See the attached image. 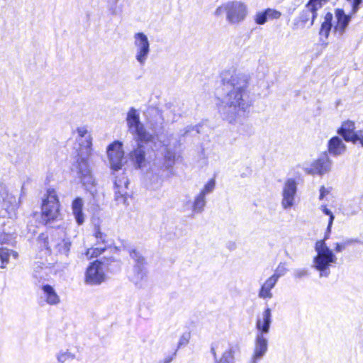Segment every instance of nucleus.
<instances>
[{"label": "nucleus", "mask_w": 363, "mask_h": 363, "mask_svg": "<svg viewBox=\"0 0 363 363\" xmlns=\"http://www.w3.org/2000/svg\"><path fill=\"white\" fill-rule=\"evenodd\" d=\"M226 20L232 24L238 23L245 20L247 14V9L240 1H229L226 3Z\"/></svg>", "instance_id": "ddd939ff"}, {"label": "nucleus", "mask_w": 363, "mask_h": 363, "mask_svg": "<svg viewBox=\"0 0 363 363\" xmlns=\"http://www.w3.org/2000/svg\"><path fill=\"white\" fill-rule=\"evenodd\" d=\"M322 211L325 215L329 216V220H330V224L333 223L335 216L333 215V212L329 208H328L326 206H322Z\"/></svg>", "instance_id": "37998d69"}, {"label": "nucleus", "mask_w": 363, "mask_h": 363, "mask_svg": "<svg viewBox=\"0 0 363 363\" xmlns=\"http://www.w3.org/2000/svg\"><path fill=\"white\" fill-rule=\"evenodd\" d=\"M329 152L334 156L342 155L346 151V145L339 136H333L328 143Z\"/></svg>", "instance_id": "5701e85b"}, {"label": "nucleus", "mask_w": 363, "mask_h": 363, "mask_svg": "<svg viewBox=\"0 0 363 363\" xmlns=\"http://www.w3.org/2000/svg\"><path fill=\"white\" fill-rule=\"evenodd\" d=\"M13 201H15V198L9 196L6 190L0 191V208L4 209L9 208Z\"/></svg>", "instance_id": "2f4dec72"}, {"label": "nucleus", "mask_w": 363, "mask_h": 363, "mask_svg": "<svg viewBox=\"0 0 363 363\" xmlns=\"http://www.w3.org/2000/svg\"><path fill=\"white\" fill-rule=\"evenodd\" d=\"M85 143L84 145L79 144L75 161L72 165V172L75 174L82 186L94 196L96 192V182L89 163L92 143L91 140H86Z\"/></svg>", "instance_id": "f03ea898"}, {"label": "nucleus", "mask_w": 363, "mask_h": 363, "mask_svg": "<svg viewBox=\"0 0 363 363\" xmlns=\"http://www.w3.org/2000/svg\"><path fill=\"white\" fill-rule=\"evenodd\" d=\"M359 210V206H356V207H354V208L351 206L350 209L347 210V214L350 215V216L355 215L356 213H357Z\"/></svg>", "instance_id": "864d4df0"}, {"label": "nucleus", "mask_w": 363, "mask_h": 363, "mask_svg": "<svg viewBox=\"0 0 363 363\" xmlns=\"http://www.w3.org/2000/svg\"><path fill=\"white\" fill-rule=\"evenodd\" d=\"M42 290L45 296L46 302L50 305H56L60 303V299L55 289L50 284H43Z\"/></svg>", "instance_id": "bb28decb"}, {"label": "nucleus", "mask_w": 363, "mask_h": 363, "mask_svg": "<svg viewBox=\"0 0 363 363\" xmlns=\"http://www.w3.org/2000/svg\"><path fill=\"white\" fill-rule=\"evenodd\" d=\"M56 358L60 363H65L67 361L72 360L75 358V354L68 350L60 351L56 355Z\"/></svg>", "instance_id": "473e14b6"}, {"label": "nucleus", "mask_w": 363, "mask_h": 363, "mask_svg": "<svg viewBox=\"0 0 363 363\" xmlns=\"http://www.w3.org/2000/svg\"><path fill=\"white\" fill-rule=\"evenodd\" d=\"M297 192V183L294 179H288L283 186L281 206L284 209L291 208L294 204Z\"/></svg>", "instance_id": "2eb2a0df"}, {"label": "nucleus", "mask_w": 363, "mask_h": 363, "mask_svg": "<svg viewBox=\"0 0 363 363\" xmlns=\"http://www.w3.org/2000/svg\"><path fill=\"white\" fill-rule=\"evenodd\" d=\"M281 13L276 9L267 8L263 11L257 12L254 20L257 25H264L267 21L278 19L281 17Z\"/></svg>", "instance_id": "4be33fe9"}, {"label": "nucleus", "mask_w": 363, "mask_h": 363, "mask_svg": "<svg viewBox=\"0 0 363 363\" xmlns=\"http://www.w3.org/2000/svg\"><path fill=\"white\" fill-rule=\"evenodd\" d=\"M201 127V125H196L194 126H187L184 129V133H183V135H187L189 133H191L192 131H195L197 134L200 133V128Z\"/></svg>", "instance_id": "79ce46f5"}, {"label": "nucleus", "mask_w": 363, "mask_h": 363, "mask_svg": "<svg viewBox=\"0 0 363 363\" xmlns=\"http://www.w3.org/2000/svg\"><path fill=\"white\" fill-rule=\"evenodd\" d=\"M106 152L110 168L113 171H118L122 169L125 163L123 143L115 140L108 145Z\"/></svg>", "instance_id": "6e6552de"}, {"label": "nucleus", "mask_w": 363, "mask_h": 363, "mask_svg": "<svg viewBox=\"0 0 363 363\" xmlns=\"http://www.w3.org/2000/svg\"><path fill=\"white\" fill-rule=\"evenodd\" d=\"M265 334H256L255 347L248 363H258L266 354L268 350V340Z\"/></svg>", "instance_id": "f3484780"}, {"label": "nucleus", "mask_w": 363, "mask_h": 363, "mask_svg": "<svg viewBox=\"0 0 363 363\" xmlns=\"http://www.w3.org/2000/svg\"><path fill=\"white\" fill-rule=\"evenodd\" d=\"M328 0H309V6L312 5L315 9L319 10Z\"/></svg>", "instance_id": "58836bf2"}, {"label": "nucleus", "mask_w": 363, "mask_h": 363, "mask_svg": "<svg viewBox=\"0 0 363 363\" xmlns=\"http://www.w3.org/2000/svg\"><path fill=\"white\" fill-rule=\"evenodd\" d=\"M77 131L80 138H84L87 133V130L84 127L78 128Z\"/></svg>", "instance_id": "3c124183"}, {"label": "nucleus", "mask_w": 363, "mask_h": 363, "mask_svg": "<svg viewBox=\"0 0 363 363\" xmlns=\"http://www.w3.org/2000/svg\"><path fill=\"white\" fill-rule=\"evenodd\" d=\"M221 82L224 96L218 106V111L229 123L249 112L252 104L248 90V78L245 74L232 73L230 71L221 74Z\"/></svg>", "instance_id": "f257e3e1"}, {"label": "nucleus", "mask_w": 363, "mask_h": 363, "mask_svg": "<svg viewBox=\"0 0 363 363\" xmlns=\"http://www.w3.org/2000/svg\"><path fill=\"white\" fill-rule=\"evenodd\" d=\"M179 145V141L177 140L173 145L170 143L164 145L162 151V157L160 161V168L163 171H167L170 174H174L173 167L177 160L180 157L179 153L176 150V146Z\"/></svg>", "instance_id": "1a4fd4ad"}, {"label": "nucleus", "mask_w": 363, "mask_h": 363, "mask_svg": "<svg viewBox=\"0 0 363 363\" xmlns=\"http://www.w3.org/2000/svg\"><path fill=\"white\" fill-rule=\"evenodd\" d=\"M211 352L212 353V354H213V356L214 357L215 363H216V362H218V360L217 359V355H216V349H215L213 345H212L211 347Z\"/></svg>", "instance_id": "5fc2aeb1"}, {"label": "nucleus", "mask_w": 363, "mask_h": 363, "mask_svg": "<svg viewBox=\"0 0 363 363\" xmlns=\"http://www.w3.org/2000/svg\"><path fill=\"white\" fill-rule=\"evenodd\" d=\"M333 14L330 12H328L324 16V21L321 23L319 34L320 35L324 36L326 38H328L330 32L333 26Z\"/></svg>", "instance_id": "cd10ccee"}, {"label": "nucleus", "mask_w": 363, "mask_h": 363, "mask_svg": "<svg viewBox=\"0 0 363 363\" xmlns=\"http://www.w3.org/2000/svg\"><path fill=\"white\" fill-rule=\"evenodd\" d=\"M235 349L233 346H230L222 354L219 361L216 363H235Z\"/></svg>", "instance_id": "7c9ffc66"}, {"label": "nucleus", "mask_w": 363, "mask_h": 363, "mask_svg": "<svg viewBox=\"0 0 363 363\" xmlns=\"http://www.w3.org/2000/svg\"><path fill=\"white\" fill-rule=\"evenodd\" d=\"M216 186V181L214 179H210L203 186L199 194L206 196L207 194L213 192Z\"/></svg>", "instance_id": "c9c22d12"}, {"label": "nucleus", "mask_w": 363, "mask_h": 363, "mask_svg": "<svg viewBox=\"0 0 363 363\" xmlns=\"http://www.w3.org/2000/svg\"><path fill=\"white\" fill-rule=\"evenodd\" d=\"M126 122L130 133L134 135L136 141H154V135L140 122L139 113L135 108L131 107L129 109Z\"/></svg>", "instance_id": "39448f33"}, {"label": "nucleus", "mask_w": 363, "mask_h": 363, "mask_svg": "<svg viewBox=\"0 0 363 363\" xmlns=\"http://www.w3.org/2000/svg\"><path fill=\"white\" fill-rule=\"evenodd\" d=\"M295 2H300V0H296Z\"/></svg>", "instance_id": "4d7b16f0"}, {"label": "nucleus", "mask_w": 363, "mask_h": 363, "mask_svg": "<svg viewBox=\"0 0 363 363\" xmlns=\"http://www.w3.org/2000/svg\"><path fill=\"white\" fill-rule=\"evenodd\" d=\"M135 47V59L140 65H144L150 54V42L147 36L143 32L134 35Z\"/></svg>", "instance_id": "9d476101"}, {"label": "nucleus", "mask_w": 363, "mask_h": 363, "mask_svg": "<svg viewBox=\"0 0 363 363\" xmlns=\"http://www.w3.org/2000/svg\"><path fill=\"white\" fill-rule=\"evenodd\" d=\"M42 218L48 225L50 222L56 220L60 215V202L55 189L47 191L46 198L42 203Z\"/></svg>", "instance_id": "423d86ee"}, {"label": "nucleus", "mask_w": 363, "mask_h": 363, "mask_svg": "<svg viewBox=\"0 0 363 363\" xmlns=\"http://www.w3.org/2000/svg\"><path fill=\"white\" fill-rule=\"evenodd\" d=\"M309 272L306 269H297L294 271V277L301 279L305 277H308Z\"/></svg>", "instance_id": "4c0bfd02"}, {"label": "nucleus", "mask_w": 363, "mask_h": 363, "mask_svg": "<svg viewBox=\"0 0 363 363\" xmlns=\"http://www.w3.org/2000/svg\"><path fill=\"white\" fill-rule=\"evenodd\" d=\"M355 123L352 121H344L337 129V134L342 138L345 142H354L362 130H356Z\"/></svg>", "instance_id": "412c9836"}, {"label": "nucleus", "mask_w": 363, "mask_h": 363, "mask_svg": "<svg viewBox=\"0 0 363 363\" xmlns=\"http://www.w3.org/2000/svg\"><path fill=\"white\" fill-rule=\"evenodd\" d=\"M137 147L130 152L128 156L135 169H141L145 162V151L143 144L153 141H136Z\"/></svg>", "instance_id": "6ab92c4d"}, {"label": "nucleus", "mask_w": 363, "mask_h": 363, "mask_svg": "<svg viewBox=\"0 0 363 363\" xmlns=\"http://www.w3.org/2000/svg\"><path fill=\"white\" fill-rule=\"evenodd\" d=\"M277 281L272 277L268 278L261 286L258 296L262 299H270L273 297L272 289L276 286Z\"/></svg>", "instance_id": "393cba45"}, {"label": "nucleus", "mask_w": 363, "mask_h": 363, "mask_svg": "<svg viewBox=\"0 0 363 363\" xmlns=\"http://www.w3.org/2000/svg\"><path fill=\"white\" fill-rule=\"evenodd\" d=\"M356 242H360V241L357 238H347L343 241L346 247Z\"/></svg>", "instance_id": "8fccbe9b"}, {"label": "nucleus", "mask_w": 363, "mask_h": 363, "mask_svg": "<svg viewBox=\"0 0 363 363\" xmlns=\"http://www.w3.org/2000/svg\"><path fill=\"white\" fill-rule=\"evenodd\" d=\"M33 277H34L35 278H36V279H38V277H39L40 278H41V277H42L40 274L38 275V272L37 270H35V271H34Z\"/></svg>", "instance_id": "6e6d98bb"}, {"label": "nucleus", "mask_w": 363, "mask_h": 363, "mask_svg": "<svg viewBox=\"0 0 363 363\" xmlns=\"http://www.w3.org/2000/svg\"><path fill=\"white\" fill-rule=\"evenodd\" d=\"M38 242L47 250H54L58 254L66 257L69 255L72 246L70 238L66 236L64 228L60 227L52 230L50 240L48 235L41 233L38 237Z\"/></svg>", "instance_id": "20e7f679"}, {"label": "nucleus", "mask_w": 363, "mask_h": 363, "mask_svg": "<svg viewBox=\"0 0 363 363\" xmlns=\"http://www.w3.org/2000/svg\"><path fill=\"white\" fill-rule=\"evenodd\" d=\"M0 250L7 251L8 255H7V257H6V265L9 262V259H10L11 256H12L14 259H17L18 257V252H16V251H13L12 250H9V249L6 248V247H0Z\"/></svg>", "instance_id": "a19ab883"}, {"label": "nucleus", "mask_w": 363, "mask_h": 363, "mask_svg": "<svg viewBox=\"0 0 363 363\" xmlns=\"http://www.w3.org/2000/svg\"><path fill=\"white\" fill-rule=\"evenodd\" d=\"M188 342H189V337L187 336L182 335L180 337L179 341L178 342L177 348H179L183 345H187Z\"/></svg>", "instance_id": "49530a36"}, {"label": "nucleus", "mask_w": 363, "mask_h": 363, "mask_svg": "<svg viewBox=\"0 0 363 363\" xmlns=\"http://www.w3.org/2000/svg\"><path fill=\"white\" fill-rule=\"evenodd\" d=\"M330 193V191L326 189L324 186H320V195L319 199L323 200L324 197Z\"/></svg>", "instance_id": "a18cd8bd"}, {"label": "nucleus", "mask_w": 363, "mask_h": 363, "mask_svg": "<svg viewBox=\"0 0 363 363\" xmlns=\"http://www.w3.org/2000/svg\"><path fill=\"white\" fill-rule=\"evenodd\" d=\"M94 236L98 243L101 242L105 245L104 247H98L92 249L91 257H98L106 250V244L107 242L106 238L107 235L101 231L99 226H95Z\"/></svg>", "instance_id": "a878e982"}, {"label": "nucleus", "mask_w": 363, "mask_h": 363, "mask_svg": "<svg viewBox=\"0 0 363 363\" xmlns=\"http://www.w3.org/2000/svg\"><path fill=\"white\" fill-rule=\"evenodd\" d=\"M129 254L134 262L133 269V274L131 277V281L137 287L141 288L143 286L142 282L147 275L145 259L141 253L135 249L130 250Z\"/></svg>", "instance_id": "0eeeda50"}, {"label": "nucleus", "mask_w": 363, "mask_h": 363, "mask_svg": "<svg viewBox=\"0 0 363 363\" xmlns=\"http://www.w3.org/2000/svg\"><path fill=\"white\" fill-rule=\"evenodd\" d=\"M238 130L240 134L245 135H251L254 133L252 125L248 123H241Z\"/></svg>", "instance_id": "f704fd0d"}, {"label": "nucleus", "mask_w": 363, "mask_h": 363, "mask_svg": "<svg viewBox=\"0 0 363 363\" xmlns=\"http://www.w3.org/2000/svg\"><path fill=\"white\" fill-rule=\"evenodd\" d=\"M317 11L318 10L312 5L309 6V3L308 2L305 5L304 9L299 13V15L294 18L292 29L294 30L303 29L309 21H311V23L308 27H311L317 18Z\"/></svg>", "instance_id": "f8f14e48"}, {"label": "nucleus", "mask_w": 363, "mask_h": 363, "mask_svg": "<svg viewBox=\"0 0 363 363\" xmlns=\"http://www.w3.org/2000/svg\"><path fill=\"white\" fill-rule=\"evenodd\" d=\"M206 204V196L199 194L195 196L192 203V211L195 213H201L203 211Z\"/></svg>", "instance_id": "c85d7f7f"}, {"label": "nucleus", "mask_w": 363, "mask_h": 363, "mask_svg": "<svg viewBox=\"0 0 363 363\" xmlns=\"http://www.w3.org/2000/svg\"><path fill=\"white\" fill-rule=\"evenodd\" d=\"M335 17L336 22L334 26V31L339 35H342L351 22L353 15L350 13L347 14L343 9L337 8L335 10Z\"/></svg>", "instance_id": "a211bd4d"}, {"label": "nucleus", "mask_w": 363, "mask_h": 363, "mask_svg": "<svg viewBox=\"0 0 363 363\" xmlns=\"http://www.w3.org/2000/svg\"><path fill=\"white\" fill-rule=\"evenodd\" d=\"M7 251L0 250V268L6 269V257H7Z\"/></svg>", "instance_id": "ea45409f"}, {"label": "nucleus", "mask_w": 363, "mask_h": 363, "mask_svg": "<svg viewBox=\"0 0 363 363\" xmlns=\"http://www.w3.org/2000/svg\"><path fill=\"white\" fill-rule=\"evenodd\" d=\"M345 247H346V246L345 245L343 242H336L335 244V251L336 252H342L343 250H345Z\"/></svg>", "instance_id": "de8ad7c7"}, {"label": "nucleus", "mask_w": 363, "mask_h": 363, "mask_svg": "<svg viewBox=\"0 0 363 363\" xmlns=\"http://www.w3.org/2000/svg\"><path fill=\"white\" fill-rule=\"evenodd\" d=\"M128 185L129 180L126 177L122 176L120 178H116L114 181V199L118 204L128 205L127 202Z\"/></svg>", "instance_id": "dca6fc26"}, {"label": "nucleus", "mask_w": 363, "mask_h": 363, "mask_svg": "<svg viewBox=\"0 0 363 363\" xmlns=\"http://www.w3.org/2000/svg\"><path fill=\"white\" fill-rule=\"evenodd\" d=\"M83 207L84 201L81 197L77 196L72 201V211L78 225H81L84 223Z\"/></svg>", "instance_id": "b1692460"}, {"label": "nucleus", "mask_w": 363, "mask_h": 363, "mask_svg": "<svg viewBox=\"0 0 363 363\" xmlns=\"http://www.w3.org/2000/svg\"><path fill=\"white\" fill-rule=\"evenodd\" d=\"M272 323V309L267 305L262 314L257 318L255 324L257 333L267 335L269 333Z\"/></svg>", "instance_id": "aec40b11"}, {"label": "nucleus", "mask_w": 363, "mask_h": 363, "mask_svg": "<svg viewBox=\"0 0 363 363\" xmlns=\"http://www.w3.org/2000/svg\"><path fill=\"white\" fill-rule=\"evenodd\" d=\"M287 271L288 269L286 267V263L280 262L277 266L274 274L272 275L271 277L278 281L279 279L284 276Z\"/></svg>", "instance_id": "72a5a7b5"}, {"label": "nucleus", "mask_w": 363, "mask_h": 363, "mask_svg": "<svg viewBox=\"0 0 363 363\" xmlns=\"http://www.w3.org/2000/svg\"><path fill=\"white\" fill-rule=\"evenodd\" d=\"M107 9L113 16L121 15L123 13V5H118L119 0H106Z\"/></svg>", "instance_id": "c756f323"}, {"label": "nucleus", "mask_w": 363, "mask_h": 363, "mask_svg": "<svg viewBox=\"0 0 363 363\" xmlns=\"http://www.w3.org/2000/svg\"><path fill=\"white\" fill-rule=\"evenodd\" d=\"M351 5L352 9L350 13L354 16L359 11L360 6L362 4V0H347Z\"/></svg>", "instance_id": "e433bc0d"}, {"label": "nucleus", "mask_w": 363, "mask_h": 363, "mask_svg": "<svg viewBox=\"0 0 363 363\" xmlns=\"http://www.w3.org/2000/svg\"><path fill=\"white\" fill-rule=\"evenodd\" d=\"M224 13L227 14L226 4H224L218 7L215 11L214 14L215 16L218 17L222 16Z\"/></svg>", "instance_id": "c03bdc74"}, {"label": "nucleus", "mask_w": 363, "mask_h": 363, "mask_svg": "<svg viewBox=\"0 0 363 363\" xmlns=\"http://www.w3.org/2000/svg\"><path fill=\"white\" fill-rule=\"evenodd\" d=\"M106 280L103 263L96 260L89 264L85 272V283L89 285H99Z\"/></svg>", "instance_id": "9b49d317"}, {"label": "nucleus", "mask_w": 363, "mask_h": 363, "mask_svg": "<svg viewBox=\"0 0 363 363\" xmlns=\"http://www.w3.org/2000/svg\"><path fill=\"white\" fill-rule=\"evenodd\" d=\"M177 351V350L174 351L172 355L167 357L163 360L160 361L159 363H170L173 360L174 357L176 356Z\"/></svg>", "instance_id": "09e8293b"}, {"label": "nucleus", "mask_w": 363, "mask_h": 363, "mask_svg": "<svg viewBox=\"0 0 363 363\" xmlns=\"http://www.w3.org/2000/svg\"><path fill=\"white\" fill-rule=\"evenodd\" d=\"M357 143H359L362 147L363 148V130H361V133L358 135L357 138L354 140V142H353V144H356Z\"/></svg>", "instance_id": "603ef678"}, {"label": "nucleus", "mask_w": 363, "mask_h": 363, "mask_svg": "<svg viewBox=\"0 0 363 363\" xmlns=\"http://www.w3.org/2000/svg\"><path fill=\"white\" fill-rule=\"evenodd\" d=\"M333 223L328 220L325 235L323 240H318L315 245V250L317 255L313 257V262L315 269L319 272L320 277H328L330 274V267L336 264L337 258L333 251L327 246L325 240L328 238V234L331 232Z\"/></svg>", "instance_id": "7ed1b4c3"}, {"label": "nucleus", "mask_w": 363, "mask_h": 363, "mask_svg": "<svg viewBox=\"0 0 363 363\" xmlns=\"http://www.w3.org/2000/svg\"><path fill=\"white\" fill-rule=\"evenodd\" d=\"M331 161L326 154L312 162L310 165H304L303 169L308 174L323 175L330 170Z\"/></svg>", "instance_id": "4468645a"}]
</instances>
